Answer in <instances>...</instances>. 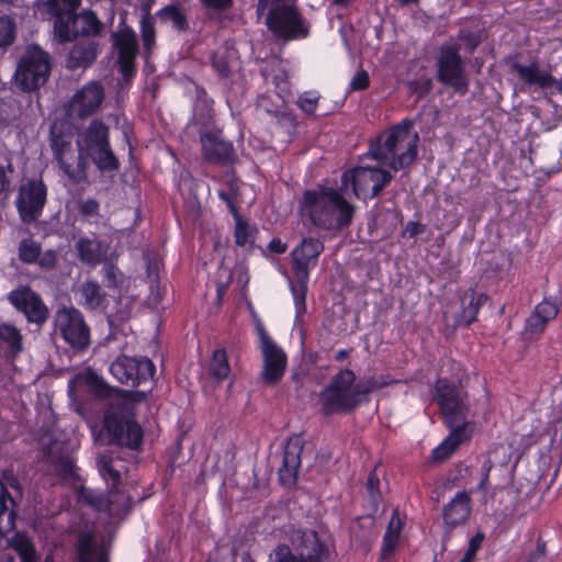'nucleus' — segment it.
<instances>
[{
	"label": "nucleus",
	"instance_id": "obj_27",
	"mask_svg": "<svg viewBox=\"0 0 562 562\" xmlns=\"http://www.w3.org/2000/svg\"><path fill=\"white\" fill-rule=\"evenodd\" d=\"M558 314V306L548 300L540 302L535 312L528 317L526 330L530 334L541 333L547 323L553 319Z\"/></svg>",
	"mask_w": 562,
	"mask_h": 562
},
{
	"label": "nucleus",
	"instance_id": "obj_41",
	"mask_svg": "<svg viewBox=\"0 0 562 562\" xmlns=\"http://www.w3.org/2000/svg\"><path fill=\"white\" fill-rule=\"evenodd\" d=\"M307 281L308 280H297L299 284L297 286H291V291L293 294L295 311H296V318H299L301 315H303L306 312V291H307Z\"/></svg>",
	"mask_w": 562,
	"mask_h": 562
},
{
	"label": "nucleus",
	"instance_id": "obj_36",
	"mask_svg": "<svg viewBox=\"0 0 562 562\" xmlns=\"http://www.w3.org/2000/svg\"><path fill=\"white\" fill-rule=\"evenodd\" d=\"M257 229L254 226L248 225L240 218H237L235 226V243L236 245L244 248H251L255 243Z\"/></svg>",
	"mask_w": 562,
	"mask_h": 562
},
{
	"label": "nucleus",
	"instance_id": "obj_7",
	"mask_svg": "<svg viewBox=\"0 0 562 562\" xmlns=\"http://www.w3.org/2000/svg\"><path fill=\"white\" fill-rule=\"evenodd\" d=\"M266 10V24L276 36L284 40L306 36L307 27L292 0H259L258 12Z\"/></svg>",
	"mask_w": 562,
	"mask_h": 562
},
{
	"label": "nucleus",
	"instance_id": "obj_22",
	"mask_svg": "<svg viewBox=\"0 0 562 562\" xmlns=\"http://www.w3.org/2000/svg\"><path fill=\"white\" fill-rule=\"evenodd\" d=\"M471 513V495L467 492L457 493L443 509L446 524L457 526L463 524Z\"/></svg>",
	"mask_w": 562,
	"mask_h": 562
},
{
	"label": "nucleus",
	"instance_id": "obj_38",
	"mask_svg": "<svg viewBox=\"0 0 562 562\" xmlns=\"http://www.w3.org/2000/svg\"><path fill=\"white\" fill-rule=\"evenodd\" d=\"M0 339L5 341L13 352L22 350V336L15 327L8 324L1 325Z\"/></svg>",
	"mask_w": 562,
	"mask_h": 562
},
{
	"label": "nucleus",
	"instance_id": "obj_1",
	"mask_svg": "<svg viewBox=\"0 0 562 562\" xmlns=\"http://www.w3.org/2000/svg\"><path fill=\"white\" fill-rule=\"evenodd\" d=\"M435 400L438 403L446 424L450 429L449 436L432 450L436 461H443L473 432V424L468 420L469 407L464 395L454 382L440 379L435 387Z\"/></svg>",
	"mask_w": 562,
	"mask_h": 562
},
{
	"label": "nucleus",
	"instance_id": "obj_57",
	"mask_svg": "<svg viewBox=\"0 0 562 562\" xmlns=\"http://www.w3.org/2000/svg\"><path fill=\"white\" fill-rule=\"evenodd\" d=\"M232 0H204V2L214 8H226Z\"/></svg>",
	"mask_w": 562,
	"mask_h": 562
},
{
	"label": "nucleus",
	"instance_id": "obj_56",
	"mask_svg": "<svg viewBox=\"0 0 562 562\" xmlns=\"http://www.w3.org/2000/svg\"><path fill=\"white\" fill-rule=\"evenodd\" d=\"M10 181L2 167H0V195L9 191Z\"/></svg>",
	"mask_w": 562,
	"mask_h": 562
},
{
	"label": "nucleus",
	"instance_id": "obj_32",
	"mask_svg": "<svg viewBox=\"0 0 562 562\" xmlns=\"http://www.w3.org/2000/svg\"><path fill=\"white\" fill-rule=\"evenodd\" d=\"M463 304H468L460 316V322L464 324H471L475 321L480 307L485 304L487 296L484 293H475L469 291L463 296Z\"/></svg>",
	"mask_w": 562,
	"mask_h": 562
},
{
	"label": "nucleus",
	"instance_id": "obj_4",
	"mask_svg": "<svg viewBox=\"0 0 562 562\" xmlns=\"http://www.w3.org/2000/svg\"><path fill=\"white\" fill-rule=\"evenodd\" d=\"M382 385L374 379L356 382L352 371L341 370L322 392V408L326 414L351 411L364 401L369 392Z\"/></svg>",
	"mask_w": 562,
	"mask_h": 562
},
{
	"label": "nucleus",
	"instance_id": "obj_12",
	"mask_svg": "<svg viewBox=\"0 0 562 562\" xmlns=\"http://www.w3.org/2000/svg\"><path fill=\"white\" fill-rule=\"evenodd\" d=\"M55 329L72 348L83 349L89 345V328L80 312L74 307H63L56 312Z\"/></svg>",
	"mask_w": 562,
	"mask_h": 562
},
{
	"label": "nucleus",
	"instance_id": "obj_25",
	"mask_svg": "<svg viewBox=\"0 0 562 562\" xmlns=\"http://www.w3.org/2000/svg\"><path fill=\"white\" fill-rule=\"evenodd\" d=\"M202 150L205 159L212 162L228 160L232 155V144L224 142L216 134L201 136Z\"/></svg>",
	"mask_w": 562,
	"mask_h": 562
},
{
	"label": "nucleus",
	"instance_id": "obj_47",
	"mask_svg": "<svg viewBox=\"0 0 562 562\" xmlns=\"http://www.w3.org/2000/svg\"><path fill=\"white\" fill-rule=\"evenodd\" d=\"M369 75L366 70H358L349 82V91H360L369 86Z\"/></svg>",
	"mask_w": 562,
	"mask_h": 562
},
{
	"label": "nucleus",
	"instance_id": "obj_52",
	"mask_svg": "<svg viewBox=\"0 0 562 562\" xmlns=\"http://www.w3.org/2000/svg\"><path fill=\"white\" fill-rule=\"evenodd\" d=\"M378 485L379 477L376 476L375 473H371L367 481V487L373 501H375L379 496Z\"/></svg>",
	"mask_w": 562,
	"mask_h": 562
},
{
	"label": "nucleus",
	"instance_id": "obj_39",
	"mask_svg": "<svg viewBox=\"0 0 562 562\" xmlns=\"http://www.w3.org/2000/svg\"><path fill=\"white\" fill-rule=\"evenodd\" d=\"M140 34L143 45L147 53H150L155 46V26L150 14H145L140 20Z\"/></svg>",
	"mask_w": 562,
	"mask_h": 562
},
{
	"label": "nucleus",
	"instance_id": "obj_2",
	"mask_svg": "<svg viewBox=\"0 0 562 562\" xmlns=\"http://www.w3.org/2000/svg\"><path fill=\"white\" fill-rule=\"evenodd\" d=\"M301 211L315 226L337 229L350 223L355 207L339 191L318 187L304 193Z\"/></svg>",
	"mask_w": 562,
	"mask_h": 562
},
{
	"label": "nucleus",
	"instance_id": "obj_10",
	"mask_svg": "<svg viewBox=\"0 0 562 562\" xmlns=\"http://www.w3.org/2000/svg\"><path fill=\"white\" fill-rule=\"evenodd\" d=\"M49 69L47 53L37 45H30L18 65L15 81L23 90H35L46 82Z\"/></svg>",
	"mask_w": 562,
	"mask_h": 562
},
{
	"label": "nucleus",
	"instance_id": "obj_24",
	"mask_svg": "<svg viewBox=\"0 0 562 562\" xmlns=\"http://www.w3.org/2000/svg\"><path fill=\"white\" fill-rule=\"evenodd\" d=\"M513 68L518 77L529 86H538L539 88L547 89L555 83L554 78L547 70L541 69L536 63L528 65L515 64Z\"/></svg>",
	"mask_w": 562,
	"mask_h": 562
},
{
	"label": "nucleus",
	"instance_id": "obj_60",
	"mask_svg": "<svg viewBox=\"0 0 562 562\" xmlns=\"http://www.w3.org/2000/svg\"><path fill=\"white\" fill-rule=\"evenodd\" d=\"M1 2L9 3V4H18L20 2H23L24 0H0Z\"/></svg>",
	"mask_w": 562,
	"mask_h": 562
},
{
	"label": "nucleus",
	"instance_id": "obj_54",
	"mask_svg": "<svg viewBox=\"0 0 562 562\" xmlns=\"http://www.w3.org/2000/svg\"><path fill=\"white\" fill-rule=\"evenodd\" d=\"M401 528H402V521H401L398 515L395 513L390 520L386 531L394 532L400 536Z\"/></svg>",
	"mask_w": 562,
	"mask_h": 562
},
{
	"label": "nucleus",
	"instance_id": "obj_11",
	"mask_svg": "<svg viewBox=\"0 0 562 562\" xmlns=\"http://www.w3.org/2000/svg\"><path fill=\"white\" fill-rule=\"evenodd\" d=\"M255 329L259 339V350L263 361L261 376L267 384H274L284 374L286 355L271 339L260 319H256Z\"/></svg>",
	"mask_w": 562,
	"mask_h": 562
},
{
	"label": "nucleus",
	"instance_id": "obj_30",
	"mask_svg": "<svg viewBox=\"0 0 562 562\" xmlns=\"http://www.w3.org/2000/svg\"><path fill=\"white\" fill-rule=\"evenodd\" d=\"M77 250L82 261L95 265L106 256V247L95 238H80L77 243Z\"/></svg>",
	"mask_w": 562,
	"mask_h": 562
},
{
	"label": "nucleus",
	"instance_id": "obj_35",
	"mask_svg": "<svg viewBox=\"0 0 562 562\" xmlns=\"http://www.w3.org/2000/svg\"><path fill=\"white\" fill-rule=\"evenodd\" d=\"M210 372L212 376L218 381L225 380L229 376L231 367L227 361L226 351L224 349H216L213 351Z\"/></svg>",
	"mask_w": 562,
	"mask_h": 562
},
{
	"label": "nucleus",
	"instance_id": "obj_5",
	"mask_svg": "<svg viewBox=\"0 0 562 562\" xmlns=\"http://www.w3.org/2000/svg\"><path fill=\"white\" fill-rule=\"evenodd\" d=\"M80 0H47V10L56 16L54 34L59 43L74 40L78 35H95L101 23L93 12L76 15Z\"/></svg>",
	"mask_w": 562,
	"mask_h": 562
},
{
	"label": "nucleus",
	"instance_id": "obj_62",
	"mask_svg": "<svg viewBox=\"0 0 562 562\" xmlns=\"http://www.w3.org/2000/svg\"><path fill=\"white\" fill-rule=\"evenodd\" d=\"M11 487H12L13 490H15L16 492H19V485H18L16 483H12V484H11Z\"/></svg>",
	"mask_w": 562,
	"mask_h": 562
},
{
	"label": "nucleus",
	"instance_id": "obj_23",
	"mask_svg": "<svg viewBox=\"0 0 562 562\" xmlns=\"http://www.w3.org/2000/svg\"><path fill=\"white\" fill-rule=\"evenodd\" d=\"M301 465V447L297 442H289L284 450L283 464L279 470V477L283 485L292 486L296 482Z\"/></svg>",
	"mask_w": 562,
	"mask_h": 562
},
{
	"label": "nucleus",
	"instance_id": "obj_49",
	"mask_svg": "<svg viewBox=\"0 0 562 562\" xmlns=\"http://www.w3.org/2000/svg\"><path fill=\"white\" fill-rule=\"evenodd\" d=\"M400 536L394 532L386 531L383 539L382 552L384 555L391 554L397 546Z\"/></svg>",
	"mask_w": 562,
	"mask_h": 562
},
{
	"label": "nucleus",
	"instance_id": "obj_9",
	"mask_svg": "<svg viewBox=\"0 0 562 562\" xmlns=\"http://www.w3.org/2000/svg\"><path fill=\"white\" fill-rule=\"evenodd\" d=\"M81 159L87 165V158L92 156L100 169L112 170L117 167V161L110 150L108 142V127L98 121H93L77 139Z\"/></svg>",
	"mask_w": 562,
	"mask_h": 562
},
{
	"label": "nucleus",
	"instance_id": "obj_21",
	"mask_svg": "<svg viewBox=\"0 0 562 562\" xmlns=\"http://www.w3.org/2000/svg\"><path fill=\"white\" fill-rule=\"evenodd\" d=\"M80 498L90 504L97 510L108 512L110 516H119L124 513L128 505V499L122 493H112L109 498L97 494L93 491L83 488L80 492Z\"/></svg>",
	"mask_w": 562,
	"mask_h": 562
},
{
	"label": "nucleus",
	"instance_id": "obj_20",
	"mask_svg": "<svg viewBox=\"0 0 562 562\" xmlns=\"http://www.w3.org/2000/svg\"><path fill=\"white\" fill-rule=\"evenodd\" d=\"M324 247L321 240L306 238L292 251L293 267L297 280H308L310 269L313 268Z\"/></svg>",
	"mask_w": 562,
	"mask_h": 562
},
{
	"label": "nucleus",
	"instance_id": "obj_33",
	"mask_svg": "<svg viewBox=\"0 0 562 562\" xmlns=\"http://www.w3.org/2000/svg\"><path fill=\"white\" fill-rule=\"evenodd\" d=\"M79 302L88 308L99 307L102 303L103 296L100 286L95 282H85L78 290Z\"/></svg>",
	"mask_w": 562,
	"mask_h": 562
},
{
	"label": "nucleus",
	"instance_id": "obj_55",
	"mask_svg": "<svg viewBox=\"0 0 562 562\" xmlns=\"http://www.w3.org/2000/svg\"><path fill=\"white\" fill-rule=\"evenodd\" d=\"M268 248L276 254H282L286 250L285 244H283L280 239H272L269 243Z\"/></svg>",
	"mask_w": 562,
	"mask_h": 562
},
{
	"label": "nucleus",
	"instance_id": "obj_53",
	"mask_svg": "<svg viewBox=\"0 0 562 562\" xmlns=\"http://www.w3.org/2000/svg\"><path fill=\"white\" fill-rule=\"evenodd\" d=\"M99 204L94 200H88L82 203L81 211L86 215H94L98 213Z\"/></svg>",
	"mask_w": 562,
	"mask_h": 562
},
{
	"label": "nucleus",
	"instance_id": "obj_28",
	"mask_svg": "<svg viewBox=\"0 0 562 562\" xmlns=\"http://www.w3.org/2000/svg\"><path fill=\"white\" fill-rule=\"evenodd\" d=\"M82 390H88L94 393H102L104 383L102 379L91 370H86L77 374L68 385L69 396L76 400Z\"/></svg>",
	"mask_w": 562,
	"mask_h": 562
},
{
	"label": "nucleus",
	"instance_id": "obj_42",
	"mask_svg": "<svg viewBox=\"0 0 562 562\" xmlns=\"http://www.w3.org/2000/svg\"><path fill=\"white\" fill-rule=\"evenodd\" d=\"M40 251L41 248L34 240L24 239L20 244L19 256L22 261L32 263L36 262L40 257Z\"/></svg>",
	"mask_w": 562,
	"mask_h": 562
},
{
	"label": "nucleus",
	"instance_id": "obj_48",
	"mask_svg": "<svg viewBox=\"0 0 562 562\" xmlns=\"http://www.w3.org/2000/svg\"><path fill=\"white\" fill-rule=\"evenodd\" d=\"M276 83V93L278 98L281 100V102H284L285 99L290 95V88L286 80V76L283 74L282 76H276L273 78Z\"/></svg>",
	"mask_w": 562,
	"mask_h": 562
},
{
	"label": "nucleus",
	"instance_id": "obj_43",
	"mask_svg": "<svg viewBox=\"0 0 562 562\" xmlns=\"http://www.w3.org/2000/svg\"><path fill=\"white\" fill-rule=\"evenodd\" d=\"M14 37V24L8 16L0 18V47L10 45Z\"/></svg>",
	"mask_w": 562,
	"mask_h": 562
},
{
	"label": "nucleus",
	"instance_id": "obj_51",
	"mask_svg": "<svg viewBox=\"0 0 562 562\" xmlns=\"http://www.w3.org/2000/svg\"><path fill=\"white\" fill-rule=\"evenodd\" d=\"M55 261H56V254L53 250H48L44 254L40 252V257L36 260V262L42 268H50L55 265Z\"/></svg>",
	"mask_w": 562,
	"mask_h": 562
},
{
	"label": "nucleus",
	"instance_id": "obj_46",
	"mask_svg": "<svg viewBox=\"0 0 562 562\" xmlns=\"http://www.w3.org/2000/svg\"><path fill=\"white\" fill-rule=\"evenodd\" d=\"M483 540H484V536H483V533H480V532L476 533L474 537H472L469 541V546H468V549H467L464 555L462 557V559L459 562H473L476 552L479 551V549L481 548V546L483 543Z\"/></svg>",
	"mask_w": 562,
	"mask_h": 562
},
{
	"label": "nucleus",
	"instance_id": "obj_37",
	"mask_svg": "<svg viewBox=\"0 0 562 562\" xmlns=\"http://www.w3.org/2000/svg\"><path fill=\"white\" fill-rule=\"evenodd\" d=\"M98 468L101 476L111 482L115 486L120 481V471L114 467L113 460L108 456H100L98 458Z\"/></svg>",
	"mask_w": 562,
	"mask_h": 562
},
{
	"label": "nucleus",
	"instance_id": "obj_15",
	"mask_svg": "<svg viewBox=\"0 0 562 562\" xmlns=\"http://www.w3.org/2000/svg\"><path fill=\"white\" fill-rule=\"evenodd\" d=\"M46 202V187L42 180H30L20 188L16 200L18 210L23 222L35 221Z\"/></svg>",
	"mask_w": 562,
	"mask_h": 562
},
{
	"label": "nucleus",
	"instance_id": "obj_8",
	"mask_svg": "<svg viewBox=\"0 0 562 562\" xmlns=\"http://www.w3.org/2000/svg\"><path fill=\"white\" fill-rule=\"evenodd\" d=\"M391 179V173L379 166L361 164L344 172L341 186L345 190L350 188L357 198L367 200L376 196Z\"/></svg>",
	"mask_w": 562,
	"mask_h": 562
},
{
	"label": "nucleus",
	"instance_id": "obj_13",
	"mask_svg": "<svg viewBox=\"0 0 562 562\" xmlns=\"http://www.w3.org/2000/svg\"><path fill=\"white\" fill-rule=\"evenodd\" d=\"M52 149L65 175L74 182L85 178V161L80 154L75 156L69 133H57V126L52 127ZM80 153V150L78 149Z\"/></svg>",
	"mask_w": 562,
	"mask_h": 562
},
{
	"label": "nucleus",
	"instance_id": "obj_34",
	"mask_svg": "<svg viewBox=\"0 0 562 562\" xmlns=\"http://www.w3.org/2000/svg\"><path fill=\"white\" fill-rule=\"evenodd\" d=\"M95 58V50L92 46H75L68 55L67 67L76 69L79 67H86L91 64Z\"/></svg>",
	"mask_w": 562,
	"mask_h": 562
},
{
	"label": "nucleus",
	"instance_id": "obj_58",
	"mask_svg": "<svg viewBox=\"0 0 562 562\" xmlns=\"http://www.w3.org/2000/svg\"><path fill=\"white\" fill-rule=\"evenodd\" d=\"M213 65L214 67L216 68V70L218 71L220 75L222 76H225L228 71V66L226 63H217L215 57L213 58Z\"/></svg>",
	"mask_w": 562,
	"mask_h": 562
},
{
	"label": "nucleus",
	"instance_id": "obj_16",
	"mask_svg": "<svg viewBox=\"0 0 562 562\" xmlns=\"http://www.w3.org/2000/svg\"><path fill=\"white\" fill-rule=\"evenodd\" d=\"M437 65L438 78L441 82L452 86L462 93L465 92L468 82L463 74V63L456 48L450 46L442 47Z\"/></svg>",
	"mask_w": 562,
	"mask_h": 562
},
{
	"label": "nucleus",
	"instance_id": "obj_44",
	"mask_svg": "<svg viewBox=\"0 0 562 562\" xmlns=\"http://www.w3.org/2000/svg\"><path fill=\"white\" fill-rule=\"evenodd\" d=\"M268 562H303V561L297 559L294 554H292L289 547L279 546L271 552Z\"/></svg>",
	"mask_w": 562,
	"mask_h": 562
},
{
	"label": "nucleus",
	"instance_id": "obj_6",
	"mask_svg": "<svg viewBox=\"0 0 562 562\" xmlns=\"http://www.w3.org/2000/svg\"><path fill=\"white\" fill-rule=\"evenodd\" d=\"M94 439L102 443H117L130 448H136L142 440V430L133 419L125 405L112 407L104 416L103 428L98 432L90 425Z\"/></svg>",
	"mask_w": 562,
	"mask_h": 562
},
{
	"label": "nucleus",
	"instance_id": "obj_63",
	"mask_svg": "<svg viewBox=\"0 0 562 562\" xmlns=\"http://www.w3.org/2000/svg\"><path fill=\"white\" fill-rule=\"evenodd\" d=\"M44 562H54V560L50 555H47Z\"/></svg>",
	"mask_w": 562,
	"mask_h": 562
},
{
	"label": "nucleus",
	"instance_id": "obj_31",
	"mask_svg": "<svg viewBox=\"0 0 562 562\" xmlns=\"http://www.w3.org/2000/svg\"><path fill=\"white\" fill-rule=\"evenodd\" d=\"M9 546L18 552L21 562H38L40 555L27 535L23 532L14 533L9 539Z\"/></svg>",
	"mask_w": 562,
	"mask_h": 562
},
{
	"label": "nucleus",
	"instance_id": "obj_45",
	"mask_svg": "<svg viewBox=\"0 0 562 562\" xmlns=\"http://www.w3.org/2000/svg\"><path fill=\"white\" fill-rule=\"evenodd\" d=\"M318 94L316 92H305L299 98V106L307 114H314L317 108Z\"/></svg>",
	"mask_w": 562,
	"mask_h": 562
},
{
	"label": "nucleus",
	"instance_id": "obj_19",
	"mask_svg": "<svg viewBox=\"0 0 562 562\" xmlns=\"http://www.w3.org/2000/svg\"><path fill=\"white\" fill-rule=\"evenodd\" d=\"M103 89L97 83H89L75 93L69 102L70 116L85 117L99 109L103 101Z\"/></svg>",
	"mask_w": 562,
	"mask_h": 562
},
{
	"label": "nucleus",
	"instance_id": "obj_59",
	"mask_svg": "<svg viewBox=\"0 0 562 562\" xmlns=\"http://www.w3.org/2000/svg\"><path fill=\"white\" fill-rule=\"evenodd\" d=\"M406 232L411 236H414V235L418 234L419 233L418 224H416L414 222L408 223L407 226H406Z\"/></svg>",
	"mask_w": 562,
	"mask_h": 562
},
{
	"label": "nucleus",
	"instance_id": "obj_26",
	"mask_svg": "<svg viewBox=\"0 0 562 562\" xmlns=\"http://www.w3.org/2000/svg\"><path fill=\"white\" fill-rule=\"evenodd\" d=\"M78 555L80 562H106V552L103 543L94 535H82L78 541Z\"/></svg>",
	"mask_w": 562,
	"mask_h": 562
},
{
	"label": "nucleus",
	"instance_id": "obj_29",
	"mask_svg": "<svg viewBox=\"0 0 562 562\" xmlns=\"http://www.w3.org/2000/svg\"><path fill=\"white\" fill-rule=\"evenodd\" d=\"M14 506L13 496L7 491L3 482L0 481V535L14 528Z\"/></svg>",
	"mask_w": 562,
	"mask_h": 562
},
{
	"label": "nucleus",
	"instance_id": "obj_61",
	"mask_svg": "<svg viewBox=\"0 0 562 562\" xmlns=\"http://www.w3.org/2000/svg\"><path fill=\"white\" fill-rule=\"evenodd\" d=\"M351 0H334V2L336 4H339V5H346L350 2Z\"/></svg>",
	"mask_w": 562,
	"mask_h": 562
},
{
	"label": "nucleus",
	"instance_id": "obj_64",
	"mask_svg": "<svg viewBox=\"0 0 562 562\" xmlns=\"http://www.w3.org/2000/svg\"><path fill=\"white\" fill-rule=\"evenodd\" d=\"M558 89L562 91V80L558 83Z\"/></svg>",
	"mask_w": 562,
	"mask_h": 562
},
{
	"label": "nucleus",
	"instance_id": "obj_50",
	"mask_svg": "<svg viewBox=\"0 0 562 562\" xmlns=\"http://www.w3.org/2000/svg\"><path fill=\"white\" fill-rule=\"evenodd\" d=\"M104 276L108 286H116L122 280L121 272L113 266L104 267Z\"/></svg>",
	"mask_w": 562,
	"mask_h": 562
},
{
	"label": "nucleus",
	"instance_id": "obj_14",
	"mask_svg": "<svg viewBox=\"0 0 562 562\" xmlns=\"http://www.w3.org/2000/svg\"><path fill=\"white\" fill-rule=\"evenodd\" d=\"M110 372L120 383L135 386L154 376L155 366L147 358L122 356L112 362Z\"/></svg>",
	"mask_w": 562,
	"mask_h": 562
},
{
	"label": "nucleus",
	"instance_id": "obj_17",
	"mask_svg": "<svg viewBox=\"0 0 562 562\" xmlns=\"http://www.w3.org/2000/svg\"><path fill=\"white\" fill-rule=\"evenodd\" d=\"M113 45L119 54V64L125 78L134 74V60L137 54V38L135 32L122 24L113 34Z\"/></svg>",
	"mask_w": 562,
	"mask_h": 562
},
{
	"label": "nucleus",
	"instance_id": "obj_18",
	"mask_svg": "<svg viewBox=\"0 0 562 562\" xmlns=\"http://www.w3.org/2000/svg\"><path fill=\"white\" fill-rule=\"evenodd\" d=\"M9 301L22 311L30 322L43 323L47 318V308L40 296L29 288H20L9 294Z\"/></svg>",
	"mask_w": 562,
	"mask_h": 562
},
{
	"label": "nucleus",
	"instance_id": "obj_40",
	"mask_svg": "<svg viewBox=\"0 0 562 562\" xmlns=\"http://www.w3.org/2000/svg\"><path fill=\"white\" fill-rule=\"evenodd\" d=\"M158 16L161 21L170 23L175 29H183L186 25V19L177 7H166L158 12Z\"/></svg>",
	"mask_w": 562,
	"mask_h": 562
},
{
	"label": "nucleus",
	"instance_id": "obj_3",
	"mask_svg": "<svg viewBox=\"0 0 562 562\" xmlns=\"http://www.w3.org/2000/svg\"><path fill=\"white\" fill-rule=\"evenodd\" d=\"M419 137L412 122L404 120L382 133L370 146L373 158L397 171L408 167L417 157Z\"/></svg>",
	"mask_w": 562,
	"mask_h": 562
}]
</instances>
